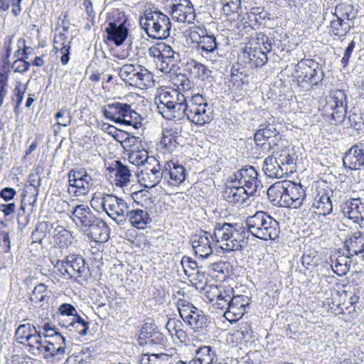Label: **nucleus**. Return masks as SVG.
Masks as SVG:
<instances>
[{
	"label": "nucleus",
	"mask_w": 364,
	"mask_h": 364,
	"mask_svg": "<svg viewBox=\"0 0 364 364\" xmlns=\"http://www.w3.org/2000/svg\"><path fill=\"white\" fill-rule=\"evenodd\" d=\"M180 138V136H178L176 132L167 131L163 135L161 140V144L168 152H173L179 145Z\"/></svg>",
	"instance_id": "nucleus-48"
},
{
	"label": "nucleus",
	"mask_w": 364,
	"mask_h": 364,
	"mask_svg": "<svg viewBox=\"0 0 364 364\" xmlns=\"http://www.w3.org/2000/svg\"><path fill=\"white\" fill-rule=\"evenodd\" d=\"M326 107L333 111L332 119L336 124L343 122L347 114L346 95L342 90L331 91L326 102Z\"/></svg>",
	"instance_id": "nucleus-15"
},
{
	"label": "nucleus",
	"mask_w": 364,
	"mask_h": 364,
	"mask_svg": "<svg viewBox=\"0 0 364 364\" xmlns=\"http://www.w3.org/2000/svg\"><path fill=\"white\" fill-rule=\"evenodd\" d=\"M225 309L224 315L228 320H236L241 318L247 305V297L244 295H232Z\"/></svg>",
	"instance_id": "nucleus-22"
},
{
	"label": "nucleus",
	"mask_w": 364,
	"mask_h": 364,
	"mask_svg": "<svg viewBox=\"0 0 364 364\" xmlns=\"http://www.w3.org/2000/svg\"><path fill=\"white\" fill-rule=\"evenodd\" d=\"M267 53L253 46H247L244 49V58H247L251 67L259 68L264 65L267 62Z\"/></svg>",
	"instance_id": "nucleus-33"
},
{
	"label": "nucleus",
	"mask_w": 364,
	"mask_h": 364,
	"mask_svg": "<svg viewBox=\"0 0 364 364\" xmlns=\"http://www.w3.org/2000/svg\"><path fill=\"white\" fill-rule=\"evenodd\" d=\"M47 296V288L44 284L36 285L31 294L30 299L35 304H39L41 306Z\"/></svg>",
	"instance_id": "nucleus-52"
},
{
	"label": "nucleus",
	"mask_w": 364,
	"mask_h": 364,
	"mask_svg": "<svg viewBox=\"0 0 364 364\" xmlns=\"http://www.w3.org/2000/svg\"><path fill=\"white\" fill-rule=\"evenodd\" d=\"M141 28L153 39H165L170 35L169 18L157 10H146L139 18Z\"/></svg>",
	"instance_id": "nucleus-5"
},
{
	"label": "nucleus",
	"mask_w": 364,
	"mask_h": 364,
	"mask_svg": "<svg viewBox=\"0 0 364 364\" xmlns=\"http://www.w3.org/2000/svg\"><path fill=\"white\" fill-rule=\"evenodd\" d=\"M345 246L348 255L350 257L358 256L364 259V235L356 232L346 240Z\"/></svg>",
	"instance_id": "nucleus-31"
},
{
	"label": "nucleus",
	"mask_w": 364,
	"mask_h": 364,
	"mask_svg": "<svg viewBox=\"0 0 364 364\" xmlns=\"http://www.w3.org/2000/svg\"><path fill=\"white\" fill-rule=\"evenodd\" d=\"M223 11L226 16H230L237 11L240 6V0H221Z\"/></svg>",
	"instance_id": "nucleus-58"
},
{
	"label": "nucleus",
	"mask_w": 364,
	"mask_h": 364,
	"mask_svg": "<svg viewBox=\"0 0 364 364\" xmlns=\"http://www.w3.org/2000/svg\"><path fill=\"white\" fill-rule=\"evenodd\" d=\"M246 225L251 235L263 240H274L280 233L279 222L264 211L247 217Z\"/></svg>",
	"instance_id": "nucleus-3"
},
{
	"label": "nucleus",
	"mask_w": 364,
	"mask_h": 364,
	"mask_svg": "<svg viewBox=\"0 0 364 364\" xmlns=\"http://www.w3.org/2000/svg\"><path fill=\"white\" fill-rule=\"evenodd\" d=\"M353 26V22L336 18L331 21L330 31L336 36L342 37L346 36Z\"/></svg>",
	"instance_id": "nucleus-43"
},
{
	"label": "nucleus",
	"mask_w": 364,
	"mask_h": 364,
	"mask_svg": "<svg viewBox=\"0 0 364 364\" xmlns=\"http://www.w3.org/2000/svg\"><path fill=\"white\" fill-rule=\"evenodd\" d=\"M232 295V291L231 289H225L221 287L218 295V297H217L213 305L215 306L218 309H225L228 304V300L230 299Z\"/></svg>",
	"instance_id": "nucleus-55"
},
{
	"label": "nucleus",
	"mask_w": 364,
	"mask_h": 364,
	"mask_svg": "<svg viewBox=\"0 0 364 364\" xmlns=\"http://www.w3.org/2000/svg\"><path fill=\"white\" fill-rule=\"evenodd\" d=\"M207 30L203 26H191L188 31V37L193 43H199L204 34H206Z\"/></svg>",
	"instance_id": "nucleus-57"
},
{
	"label": "nucleus",
	"mask_w": 364,
	"mask_h": 364,
	"mask_svg": "<svg viewBox=\"0 0 364 364\" xmlns=\"http://www.w3.org/2000/svg\"><path fill=\"white\" fill-rule=\"evenodd\" d=\"M254 195L249 191L247 193V190L243 187L234 183L232 186L225 188L223 196L229 203L242 205L246 202L250 196Z\"/></svg>",
	"instance_id": "nucleus-25"
},
{
	"label": "nucleus",
	"mask_w": 364,
	"mask_h": 364,
	"mask_svg": "<svg viewBox=\"0 0 364 364\" xmlns=\"http://www.w3.org/2000/svg\"><path fill=\"white\" fill-rule=\"evenodd\" d=\"M164 178L163 166L156 159L154 164L149 165L144 171H141L140 181L144 183L146 188H153L156 186L161 180Z\"/></svg>",
	"instance_id": "nucleus-19"
},
{
	"label": "nucleus",
	"mask_w": 364,
	"mask_h": 364,
	"mask_svg": "<svg viewBox=\"0 0 364 364\" xmlns=\"http://www.w3.org/2000/svg\"><path fill=\"white\" fill-rule=\"evenodd\" d=\"M43 332L36 329V333H33L26 340L21 341V344L29 347V351L34 355H42L43 353V341L42 340Z\"/></svg>",
	"instance_id": "nucleus-40"
},
{
	"label": "nucleus",
	"mask_w": 364,
	"mask_h": 364,
	"mask_svg": "<svg viewBox=\"0 0 364 364\" xmlns=\"http://www.w3.org/2000/svg\"><path fill=\"white\" fill-rule=\"evenodd\" d=\"M360 205H363L360 198H350L342 207L343 214L354 222H358Z\"/></svg>",
	"instance_id": "nucleus-42"
},
{
	"label": "nucleus",
	"mask_w": 364,
	"mask_h": 364,
	"mask_svg": "<svg viewBox=\"0 0 364 364\" xmlns=\"http://www.w3.org/2000/svg\"><path fill=\"white\" fill-rule=\"evenodd\" d=\"M67 264H69V270L67 275L70 278L82 277L88 267L85 265V259L80 255H70L66 257Z\"/></svg>",
	"instance_id": "nucleus-27"
},
{
	"label": "nucleus",
	"mask_w": 364,
	"mask_h": 364,
	"mask_svg": "<svg viewBox=\"0 0 364 364\" xmlns=\"http://www.w3.org/2000/svg\"><path fill=\"white\" fill-rule=\"evenodd\" d=\"M173 81L174 85L177 87L176 89L166 87L157 90L154 97V102L156 105L157 110L160 114L161 112H162L163 105L165 106V108L167 107V106H166V105L161 102V97L164 98V95L168 94L171 91L177 92L178 93H180V95H183L186 97H191V95H193L192 93H190V90L193 85L186 75L181 73L177 74L175 78H173ZM165 98H167V96H166Z\"/></svg>",
	"instance_id": "nucleus-14"
},
{
	"label": "nucleus",
	"mask_w": 364,
	"mask_h": 364,
	"mask_svg": "<svg viewBox=\"0 0 364 364\" xmlns=\"http://www.w3.org/2000/svg\"><path fill=\"white\" fill-rule=\"evenodd\" d=\"M42 328L44 338L43 357L47 360L55 357L58 359L63 358L67 353L68 349L65 338L50 323L43 324Z\"/></svg>",
	"instance_id": "nucleus-6"
},
{
	"label": "nucleus",
	"mask_w": 364,
	"mask_h": 364,
	"mask_svg": "<svg viewBox=\"0 0 364 364\" xmlns=\"http://www.w3.org/2000/svg\"><path fill=\"white\" fill-rule=\"evenodd\" d=\"M286 181H279L272 185L267 191L269 199L280 207H284V195L286 193Z\"/></svg>",
	"instance_id": "nucleus-37"
},
{
	"label": "nucleus",
	"mask_w": 364,
	"mask_h": 364,
	"mask_svg": "<svg viewBox=\"0 0 364 364\" xmlns=\"http://www.w3.org/2000/svg\"><path fill=\"white\" fill-rule=\"evenodd\" d=\"M218 45L216 37L213 34H210L207 31L206 34L203 35L197 45V48L203 57L208 58L212 55L216 56L215 53H217Z\"/></svg>",
	"instance_id": "nucleus-30"
},
{
	"label": "nucleus",
	"mask_w": 364,
	"mask_h": 364,
	"mask_svg": "<svg viewBox=\"0 0 364 364\" xmlns=\"http://www.w3.org/2000/svg\"><path fill=\"white\" fill-rule=\"evenodd\" d=\"M178 309L181 318L194 331L207 327V318L203 311L185 300L178 301Z\"/></svg>",
	"instance_id": "nucleus-8"
},
{
	"label": "nucleus",
	"mask_w": 364,
	"mask_h": 364,
	"mask_svg": "<svg viewBox=\"0 0 364 364\" xmlns=\"http://www.w3.org/2000/svg\"><path fill=\"white\" fill-rule=\"evenodd\" d=\"M242 70H244L242 68ZM234 85L243 87L249 84V75L238 68H232L231 70V80Z\"/></svg>",
	"instance_id": "nucleus-53"
},
{
	"label": "nucleus",
	"mask_w": 364,
	"mask_h": 364,
	"mask_svg": "<svg viewBox=\"0 0 364 364\" xmlns=\"http://www.w3.org/2000/svg\"><path fill=\"white\" fill-rule=\"evenodd\" d=\"M161 97L163 105L161 114L167 119H181L186 116L187 119L198 126H203L210 123L213 119V108L208 104L205 95L196 93L186 97L175 91Z\"/></svg>",
	"instance_id": "nucleus-1"
},
{
	"label": "nucleus",
	"mask_w": 364,
	"mask_h": 364,
	"mask_svg": "<svg viewBox=\"0 0 364 364\" xmlns=\"http://www.w3.org/2000/svg\"><path fill=\"white\" fill-rule=\"evenodd\" d=\"M292 76L296 80L298 86L309 90L322 82L324 71L321 65L315 60L301 59L295 65Z\"/></svg>",
	"instance_id": "nucleus-4"
},
{
	"label": "nucleus",
	"mask_w": 364,
	"mask_h": 364,
	"mask_svg": "<svg viewBox=\"0 0 364 364\" xmlns=\"http://www.w3.org/2000/svg\"><path fill=\"white\" fill-rule=\"evenodd\" d=\"M108 169L113 174L115 186L123 187L129 182L131 177L130 170L127 166L122 164L120 161H115Z\"/></svg>",
	"instance_id": "nucleus-26"
},
{
	"label": "nucleus",
	"mask_w": 364,
	"mask_h": 364,
	"mask_svg": "<svg viewBox=\"0 0 364 364\" xmlns=\"http://www.w3.org/2000/svg\"><path fill=\"white\" fill-rule=\"evenodd\" d=\"M70 43L67 39V36L64 33H60L58 35H56L53 40V49L55 50V53H58V50L62 48L64 45Z\"/></svg>",
	"instance_id": "nucleus-64"
},
{
	"label": "nucleus",
	"mask_w": 364,
	"mask_h": 364,
	"mask_svg": "<svg viewBox=\"0 0 364 364\" xmlns=\"http://www.w3.org/2000/svg\"><path fill=\"white\" fill-rule=\"evenodd\" d=\"M214 235L210 232L200 230L191 237V243L196 255L200 258H207L213 253L212 242Z\"/></svg>",
	"instance_id": "nucleus-17"
},
{
	"label": "nucleus",
	"mask_w": 364,
	"mask_h": 364,
	"mask_svg": "<svg viewBox=\"0 0 364 364\" xmlns=\"http://www.w3.org/2000/svg\"><path fill=\"white\" fill-rule=\"evenodd\" d=\"M350 257L348 255L331 257V266L333 272L338 276L345 275L350 269Z\"/></svg>",
	"instance_id": "nucleus-41"
},
{
	"label": "nucleus",
	"mask_w": 364,
	"mask_h": 364,
	"mask_svg": "<svg viewBox=\"0 0 364 364\" xmlns=\"http://www.w3.org/2000/svg\"><path fill=\"white\" fill-rule=\"evenodd\" d=\"M36 328L33 325L28 323L19 325L15 333L17 341H18L20 343L21 341H24V340H26L33 333H36Z\"/></svg>",
	"instance_id": "nucleus-51"
},
{
	"label": "nucleus",
	"mask_w": 364,
	"mask_h": 364,
	"mask_svg": "<svg viewBox=\"0 0 364 364\" xmlns=\"http://www.w3.org/2000/svg\"><path fill=\"white\" fill-rule=\"evenodd\" d=\"M127 216L133 227L138 229H144L151 222V219L149 213L142 209L128 210Z\"/></svg>",
	"instance_id": "nucleus-36"
},
{
	"label": "nucleus",
	"mask_w": 364,
	"mask_h": 364,
	"mask_svg": "<svg viewBox=\"0 0 364 364\" xmlns=\"http://www.w3.org/2000/svg\"><path fill=\"white\" fill-rule=\"evenodd\" d=\"M195 362L198 364H213L215 353L210 346H204L194 349Z\"/></svg>",
	"instance_id": "nucleus-44"
},
{
	"label": "nucleus",
	"mask_w": 364,
	"mask_h": 364,
	"mask_svg": "<svg viewBox=\"0 0 364 364\" xmlns=\"http://www.w3.org/2000/svg\"><path fill=\"white\" fill-rule=\"evenodd\" d=\"M129 161L136 166L151 165L156 162V159L149 156L148 151L140 146L132 145L129 153Z\"/></svg>",
	"instance_id": "nucleus-29"
},
{
	"label": "nucleus",
	"mask_w": 364,
	"mask_h": 364,
	"mask_svg": "<svg viewBox=\"0 0 364 364\" xmlns=\"http://www.w3.org/2000/svg\"><path fill=\"white\" fill-rule=\"evenodd\" d=\"M41 178L38 172L31 173L28 176L25 192L33 195H38L39 186H41Z\"/></svg>",
	"instance_id": "nucleus-50"
},
{
	"label": "nucleus",
	"mask_w": 364,
	"mask_h": 364,
	"mask_svg": "<svg viewBox=\"0 0 364 364\" xmlns=\"http://www.w3.org/2000/svg\"><path fill=\"white\" fill-rule=\"evenodd\" d=\"M343 166L351 170L364 168V144H355L346 151L343 159Z\"/></svg>",
	"instance_id": "nucleus-18"
},
{
	"label": "nucleus",
	"mask_w": 364,
	"mask_h": 364,
	"mask_svg": "<svg viewBox=\"0 0 364 364\" xmlns=\"http://www.w3.org/2000/svg\"><path fill=\"white\" fill-rule=\"evenodd\" d=\"M70 218L77 225H80L83 231H85L97 218V217L92 213L90 208L85 205H76L71 212Z\"/></svg>",
	"instance_id": "nucleus-20"
},
{
	"label": "nucleus",
	"mask_w": 364,
	"mask_h": 364,
	"mask_svg": "<svg viewBox=\"0 0 364 364\" xmlns=\"http://www.w3.org/2000/svg\"><path fill=\"white\" fill-rule=\"evenodd\" d=\"M65 326L71 331H73L80 336H85L89 328V323L78 315L73 317Z\"/></svg>",
	"instance_id": "nucleus-49"
},
{
	"label": "nucleus",
	"mask_w": 364,
	"mask_h": 364,
	"mask_svg": "<svg viewBox=\"0 0 364 364\" xmlns=\"http://www.w3.org/2000/svg\"><path fill=\"white\" fill-rule=\"evenodd\" d=\"M286 193L284 205L285 208H298L301 207L306 199V191L301 183L286 181Z\"/></svg>",
	"instance_id": "nucleus-16"
},
{
	"label": "nucleus",
	"mask_w": 364,
	"mask_h": 364,
	"mask_svg": "<svg viewBox=\"0 0 364 364\" xmlns=\"http://www.w3.org/2000/svg\"><path fill=\"white\" fill-rule=\"evenodd\" d=\"M102 112L106 118L116 123L134 127L140 117L139 114L132 109L129 105L118 102L107 105Z\"/></svg>",
	"instance_id": "nucleus-7"
},
{
	"label": "nucleus",
	"mask_w": 364,
	"mask_h": 364,
	"mask_svg": "<svg viewBox=\"0 0 364 364\" xmlns=\"http://www.w3.org/2000/svg\"><path fill=\"white\" fill-rule=\"evenodd\" d=\"M171 16L178 22L191 23L196 18L194 8L189 0L173 5Z\"/></svg>",
	"instance_id": "nucleus-21"
},
{
	"label": "nucleus",
	"mask_w": 364,
	"mask_h": 364,
	"mask_svg": "<svg viewBox=\"0 0 364 364\" xmlns=\"http://www.w3.org/2000/svg\"><path fill=\"white\" fill-rule=\"evenodd\" d=\"M310 201L308 203L318 210L319 215H326L333 210V204L331 197L333 191L325 183L316 184L311 190Z\"/></svg>",
	"instance_id": "nucleus-10"
},
{
	"label": "nucleus",
	"mask_w": 364,
	"mask_h": 364,
	"mask_svg": "<svg viewBox=\"0 0 364 364\" xmlns=\"http://www.w3.org/2000/svg\"><path fill=\"white\" fill-rule=\"evenodd\" d=\"M334 16L338 19L353 22V19L356 17V11L350 4H340L335 8Z\"/></svg>",
	"instance_id": "nucleus-47"
},
{
	"label": "nucleus",
	"mask_w": 364,
	"mask_h": 364,
	"mask_svg": "<svg viewBox=\"0 0 364 364\" xmlns=\"http://www.w3.org/2000/svg\"><path fill=\"white\" fill-rule=\"evenodd\" d=\"M186 70L195 78L205 79L209 75L210 70L203 64L194 60L187 63Z\"/></svg>",
	"instance_id": "nucleus-46"
},
{
	"label": "nucleus",
	"mask_w": 364,
	"mask_h": 364,
	"mask_svg": "<svg viewBox=\"0 0 364 364\" xmlns=\"http://www.w3.org/2000/svg\"><path fill=\"white\" fill-rule=\"evenodd\" d=\"M11 67L15 73H24L29 69L30 63L25 59L19 58L13 63Z\"/></svg>",
	"instance_id": "nucleus-62"
},
{
	"label": "nucleus",
	"mask_w": 364,
	"mask_h": 364,
	"mask_svg": "<svg viewBox=\"0 0 364 364\" xmlns=\"http://www.w3.org/2000/svg\"><path fill=\"white\" fill-rule=\"evenodd\" d=\"M282 167L287 168V173H292L296 167L295 152L293 148L285 147L277 153L274 157Z\"/></svg>",
	"instance_id": "nucleus-38"
},
{
	"label": "nucleus",
	"mask_w": 364,
	"mask_h": 364,
	"mask_svg": "<svg viewBox=\"0 0 364 364\" xmlns=\"http://www.w3.org/2000/svg\"><path fill=\"white\" fill-rule=\"evenodd\" d=\"M118 74L125 83L138 87L146 86L151 78V73L138 64H125L119 68Z\"/></svg>",
	"instance_id": "nucleus-9"
},
{
	"label": "nucleus",
	"mask_w": 364,
	"mask_h": 364,
	"mask_svg": "<svg viewBox=\"0 0 364 364\" xmlns=\"http://www.w3.org/2000/svg\"><path fill=\"white\" fill-rule=\"evenodd\" d=\"M249 46L264 52L269 53L274 48L279 49L281 48V43L280 41L279 42L274 41L272 43L269 36L262 33H258L249 42Z\"/></svg>",
	"instance_id": "nucleus-34"
},
{
	"label": "nucleus",
	"mask_w": 364,
	"mask_h": 364,
	"mask_svg": "<svg viewBox=\"0 0 364 364\" xmlns=\"http://www.w3.org/2000/svg\"><path fill=\"white\" fill-rule=\"evenodd\" d=\"M68 192L76 196H86L94 187L95 180L85 168L71 169L68 173Z\"/></svg>",
	"instance_id": "nucleus-11"
},
{
	"label": "nucleus",
	"mask_w": 364,
	"mask_h": 364,
	"mask_svg": "<svg viewBox=\"0 0 364 364\" xmlns=\"http://www.w3.org/2000/svg\"><path fill=\"white\" fill-rule=\"evenodd\" d=\"M54 232V241L60 248L68 247L73 242V237L71 232L63 227L58 226Z\"/></svg>",
	"instance_id": "nucleus-45"
},
{
	"label": "nucleus",
	"mask_w": 364,
	"mask_h": 364,
	"mask_svg": "<svg viewBox=\"0 0 364 364\" xmlns=\"http://www.w3.org/2000/svg\"><path fill=\"white\" fill-rule=\"evenodd\" d=\"M55 118L58 119L57 124L63 127L68 126L72 120L70 111L65 108L60 109L55 114Z\"/></svg>",
	"instance_id": "nucleus-60"
},
{
	"label": "nucleus",
	"mask_w": 364,
	"mask_h": 364,
	"mask_svg": "<svg viewBox=\"0 0 364 364\" xmlns=\"http://www.w3.org/2000/svg\"><path fill=\"white\" fill-rule=\"evenodd\" d=\"M58 311L61 316H73V317L78 316L77 310L70 304L64 303L61 304L58 309Z\"/></svg>",
	"instance_id": "nucleus-63"
},
{
	"label": "nucleus",
	"mask_w": 364,
	"mask_h": 364,
	"mask_svg": "<svg viewBox=\"0 0 364 364\" xmlns=\"http://www.w3.org/2000/svg\"><path fill=\"white\" fill-rule=\"evenodd\" d=\"M252 330L249 323H242L240 324V329L237 330L235 333L230 335L231 337L235 336L236 338H240L245 341H248L252 337Z\"/></svg>",
	"instance_id": "nucleus-56"
},
{
	"label": "nucleus",
	"mask_w": 364,
	"mask_h": 364,
	"mask_svg": "<svg viewBox=\"0 0 364 364\" xmlns=\"http://www.w3.org/2000/svg\"><path fill=\"white\" fill-rule=\"evenodd\" d=\"M182 323L179 320L169 319L166 323V327L171 336L173 335L186 347L194 348L192 340L188 336V333L181 328Z\"/></svg>",
	"instance_id": "nucleus-28"
},
{
	"label": "nucleus",
	"mask_w": 364,
	"mask_h": 364,
	"mask_svg": "<svg viewBox=\"0 0 364 364\" xmlns=\"http://www.w3.org/2000/svg\"><path fill=\"white\" fill-rule=\"evenodd\" d=\"M164 179L173 186L181 184L186 178V169L180 164L166 161L164 166Z\"/></svg>",
	"instance_id": "nucleus-23"
},
{
	"label": "nucleus",
	"mask_w": 364,
	"mask_h": 364,
	"mask_svg": "<svg viewBox=\"0 0 364 364\" xmlns=\"http://www.w3.org/2000/svg\"><path fill=\"white\" fill-rule=\"evenodd\" d=\"M214 240L227 252L241 250L247 245L245 228L237 223L217 224L213 231Z\"/></svg>",
	"instance_id": "nucleus-2"
},
{
	"label": "nucleus",
	"mask_w": 364,
	"mask_h": 364,
	"mask_svg": "<svg viewBox=\"0 0 364 364\" xmlns=\"http://www.w3.org/2000/svg\"><path fill=\"white\" fill-rule=\"evenodd\" d=\"M279 135V132L276 128L275 124L266 122L261 124L259 129L255 132L254 139L255 143L259 145L262 141L271 137H277Z\"/></svg>",
	"instance_id": "nucleus-39"
},
{
	"label": "nucleus",
	"mask_w": 364,
	"mask_h": 364,
	"mask_svg": "<svg viewBox=\"0 0 364 364\" xmlns=\"http://www.w3.org/2000/svg\"><path fill=\"white\" fill-rule=\"evenodd\" d=\"M162 50H161V59L164 60H173L175 58H179V53L175 52L172 48L163 43L162 44Z\"/></svg>",
	"instance_id": "nucleus-61"
},
{
	"label": "nucleus",
	"mask_w": 364,
	"mask_h": 364,
	"mask_svg": "<svg viewBox=\"0 0 364 364\" xmlns=\"http://www.w3.org/2000/svg\"><path fill=\"white\" fill-rule=\"evenodd\" d=\"M100 205L107 215L117 224L125 222L129 206L124 200L113 194H106L102 198Z\"/></svg>",
	"instance_id": "nucleus-12"
},
{
	"label": "nucleus",
	"mask_w": 364,
	"mask_h": 364,
	"mask_svg": "<svg viewBox=\"0 0 364 364\" xmlns=\"http://www.w3.org/2000/svg\"><path fill=\"white\" fill-rule=\"evenodd\" d=\"M105 31L107 33V38L113 41L117 46H121L124 42L129 33L124 23L117 26L114 22H110L105 28Z\"/></svg>",
	"instance_id": "nucleus-32"
},
{
	"label": "nucleus",
	"mask_w": 364,
	"mask_h": 364,
	"mask_svg": "<svg viewBox=\"0 0 364 364\" xmlns=\"http://www.w3.org/2000/svg\"><path fill=\"white\" fill-rule=\"evenodd\" d=\"M12 39L13 36H8L4 39V56L1 58V61L4 63V67L6 68L9 67L10 65L9 58L11 55V44H12Z\"/></svg>",
	"instance_id": "nucleus-59"
},
{
	"label": "nucleus",
	"mask_w": 364,
	"mask_h": 364,
	"mask_svg": "<svg viewBox=\"0 0 364 364\" xmlns=\"http://www.w3.org/2000/svg\"><path fill=\"white\" fill-rule=\"evenodd\" d=\"M263 171L269 178H282L288 175L287 168L282 167L277 160L272 156L267 157L264 161Z\"/></svg>",
	"instance_id": "nucleus-35"
},
{
	"label": "nucleus",
	"mask_w": 364,
	"mask_h": 364,
	"mask_svg": "<svg viewBox=\"0 0 364 364\" xmlns=\"http://www.w3.org/2000/svg\"><path fill=\"white\" fill-rule=\"evenodd\" d=\"M318 260V255L314 250H307L301 257V263L306 269L316 266Z\"/></svg>",
	"instance_id": "nucleus-54"
},
{
	"label": "nucleus",
	"mask_w": 364,
	"mask_h": 364,
	"mask_svg": "<svg viewBox=\"0 0 364 364\" xmlns=\"http://www.w3.org/2000/svg\"><path fill=\"white\" fill-rule=\"evenodd\" d=\"M84 232L91 240L97 242H105L109 237V228L100 218H97Z\"/></svg>",
	"instance_id": "nucleus-24"
},
{
	"label": "nucleus",
	"mask_w": 364,
	"mask_h": 364,
	"mask_svg": "<svg viewBox=\"0 0 364 364\" xmlns=\"http://www.w3.org/2000/svg\"><path fill=\"white\" fill-rule=\"evenodd\" d=\"M257 176L258 173L253 166H245L234 173L231 181L243 187L247 192L255 194L257 189L262 186Z\"/></svg>",
	"instance_id": "nucleus-13"
}]
</instances>
